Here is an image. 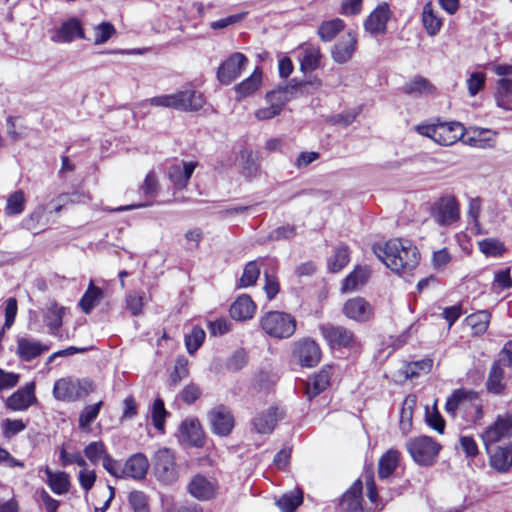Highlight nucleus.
<instances>
[{"label": "nucleus", "instance_id": "f257e3e1", "mask_svg": "<svg viewBox=\"0 0 512 512\" xmlns=\"http://www.w3.org/2000/svg\"><path fill=\"white\" fill-rule=\"evenodd\" d=\"M373 252L391 271L405 273L417 267L420 253L407 239H390L384 244H374Z\"/></svg>", "mask_w": 512, "mask_h": 512}, {"label": "nucleus", "instance_id": "f03ea898", "mask_svg": "<svg viewBox=\"0 0 512 512\" xmlns=\"http://www.w3.org/2000/svg\"><path fill=\"white\" fill-rule=\"evenodd\" d=\"M205 104L203 94L192 88H185L173 94L160 95L144 100L140 107L158 106L172 108L179 111L193 112L200 110Z\"/></svg>", "mask_w": 512, "mask_h": 512}, {"label": "nucleus", "instance_id": "7ed1b4c3", "mask_svg": "<svg viewBox=\"0 0 512 512\" xmlns=\"http://www.w3.org/2000/svg\"><path fill=\"white\" fill-rule=\"evenodd\" d=\"M442 446L430 436L421 435L410 438L406 442V449L413 461L422 467L433 466L438 458Z\"/></svg>", "mask_w": 512, "mask_h": 512}, {"label": "nucleus", "instance_id": "20e7f679", "mask_svg": "<svg viewBox=\"0 0 512 512\" xmlns=\"http://www.w3.org/2000/svg\"><path fill=\"white\" fill-rule=\"evenodd\" d=\"M417 131L439 145L450 146L463 138L465 128L460 122H438L418 125Z\"/></svg>", "mask_w": 512, "mask_h": 512}, {"label": "nucleus", "instance_id": "39448f33", "mask_svg": "<svg viewBox=\"0 0 512 512\" xmlns=\"http://www.w3.org/2000/svg\"><path fill=\"white\" fill-rule=\"evenodd\" d=\"M93 391L94 384L87 378H61L53 386V396L55 399L64 402H74L83 399Z\"/></svg>", "mask_w": 512, "mask_h": 512}, {"label": "nucleus", "instance_id": "423d86ee", "mask_svg": "<svg viewBox=\"0 0 512 512\" xmlns=\"http://www.w3.org/2000/svg\"><path fill=\"white\" fill-rule=\"evenodd\" d=\"M264 332L276 339L290 338L296 330V319L289 313L271 311L261 319Z\"/></svg>", "mask_w": 512, "mask_h": 512}, {"label": "nucleus", "instance_id": "0eeeda50", "mask_svg": "<svg viewBox=\"0 0 512 512\" xmlns=\"http://www.w3.org/2000/svg\"><path fill=\"white\" fill-rule=\"evenodd\" d=\"M301 86V83H297L293 79L288 84L279 85L276 89L268 92L266 99L270 106L258 110V119H271L278 115L283 105L297 93Z\"/></svg>", "mask_w": 512, "mask_h": 512}, {"label": "nucleus", "instance_id": "6e6552de", "mask_svg": "<svg viewBox=\"0 0 512 512\" xmlns=\"http://www.w3.org/2000/svg\"><path fill=\"white\" fill-rule=\"evenodd\" d=\"M155 477L166 485L175 483L179 477L175 454L172 450L163 447L158 449L152 457Z\"/></svg>", "mask_w": 512, "mask_h": 512}, {"label": "nucleus", "instance_id": "1a4fd4ad", "mask_svg": "<svg viewBox=\"0 0 512 512\" xmlns=\"http://www.w3.org/2000/svg\"><path fill=\"white\" fill-rule=\"evenodd\" d=\"M319 329L331 349H356L359 346L354 332L345 326L327 323Z\"/></svg>", "mask_w": 512, "mask_h": 512}, {"label": "nucleus", "instance_id": "9d476101", "mask_svg": "<svg viewBox=\"0 0 512 512\" xmlns=\"http://www.w3.org/2000/svg\"><path fill=\"white\" fill-rule=\"evenodd\" d=\"M186 489L189 495L198 501H210L216 498L219 484L215 478L198 473L190 479Z\"/></svg>", "mask_w": 512, "mask_h": 512}, {"label": "nucleus", "instance_id": "9b49d317", "mask_svg": "<svg viewBox=\"0 0 512 512\" xmlns=\"http://www.w3.org/2000/svg\"><path fill=\"white\" fill-rule=\"evenodd\" d=\"M431 215L440 226H449L456 222L460 216L457 199L454 196L439 198L432 206Z\"/></svg>", "mask_w": 512, "mask_h": 512}, {"label": "nucleus", "instance_id": "f8f14e48", "mask_svg": "<svg viewBox=\"0 0 512 512\" xmlns=\"http://www.w3.org/2000/svg\"><path fill=\"white\" fill-rule=\"evenodd\" d=\"M494 71L502 77L497 82L496 103L501 108L512 110V65L500 64Z\"/></svg>", "mask_w": 512, "mask_h": 512}, {"label": "nucleus", "instance_id": "ddd939ff", "mask_svg": "<svg viewBox=\"0 0 512 512\" xmlns=\"http://www.w3.org/2000/svg\"><path fill=\"white\" fill-rule=\"evenodd\" d=\"M207 417L212 432L220 437L230 435L235 426V419L231 410L222 404L212 408Z\"/></svg>", "mask_w": 512, "mask_h": 512}, {"label": "nucleus", "instance_id": "4468645a", "mask_svg": "<svg viewBox=\"0 0 512 512\" xmlns=\"http://www.w3.org/2000/svg\"><path fill=\"white\" fill-rule=\"evenodd\" d=\"M512 435V415L506 414L498 416L495 422L488 426L481 437L485 448L495 446L503 439L510 438Z\"/></svg>", "mask_w": 512, "mask_h": 512}, {"label": "nucleus", "instance_id": "2eb2a0df", "mask_svg": "<svg viewBox=\"0 0 512 512\" xmlns=\"http://www.w3.org/2000/svg\"><path fill=\"white\" fill-rule=\"evenodd\" d=\"M247 57L240 53L235 52L231 54L218 68L217 78L224 84L232 83L237 77L240 76L242 70L247 66Z\"/></svg>", "mask_w": 512, "mask_h": 512}, {"label": "nucleus", "instance_id": "dca6fc26", "mask_svg": "<svg viewBox=\"0 0 512 512\" xmlns=\"http://www.w3.org/2000/svg\"><path fill=\"white\" fill-rule=\"evenodd\" d=\"M293 356L303 367H314L321 359L319 345L310 338H304L294 343Z\"/></svg>", "mask_w": 512, "mask_h": 512}, {"label": "nucleus", "instance_id": "f3484780", "mask_svg": "<svg viewBox=\"0 0 512 512\" xmlns=\"http://www.w3.org/2000/svg\"><path fill=\"white\" fill-rule=\"evenodd\" d=\"M343 314L358 323H366L373 318L374 308L363 297L348 299L343 306Z\"/></svg>", "mask_w": 512, "mask_h": 512}, {"label": "nucleus", "instance_id": "a211bd4d", "mask_svg": "<svg viewBox=\"0 0 512 512\" xmlns=\"http://www.w3.org/2000/svg\"><path fill=\"white\" fill-rule=\"evenodd\" d=\"M490 466L499 473H507L512 468V443L488 446L485 448Z\"/></svg>", "mask_w": 512, "mask_h": 512}, {"label": "nucleus", "instance_id": "6ab92c4d", "mask_svg": "<svg viewBox=\"0 0 512 512\" xmlns=\"http://www.w3.org/2000/svg\"><path fill=\"white\" fill-rule=\"evenodd\" d=\"M393 13L389 4L383 2L379 4L365 19L364 28L372 35L384 34L387 31V23Z\"/></svg>", "mask_w": 512, "mask_h": 512}, {"label": "nucleus", "instance_id": "aec40b11", "mask_svg": "<svg viewBox=\"0 0 512 512\" xmlns=\"http://www.w3.org/2000/svg\"><path fill=\"white\" fill-rule=\"evenodd\" d=\"M196 166V162L179 161L167 168V176L176 189L182 190L187 186Z\"/></svg>", "mask_w": 512, "mask_h": 512}, {"label": "nucleus", "instance_id": "412c9836", "mask_svg": "<svg viewBox=\"0 0 512 512\" xmlns=\"http://www.w3.org/2000/svg\"><path fill=\"white\" fill-rule=\"evenodd\" d=\"M76 38L84 39L85 34L80 20L75 17L64 21L51 36V40L56 43H68Z\"/></svg>", "mask_w": 512, "mask_h": 512}, {"label": "nucleus", "instance_id": "4be33fe9", "mask_svg": "<svg viewBox=\"0 0 512 512\" xmlns=\"http://www.w3.org/2000/svg\"><path fill=\"white\" fill-rule=\"evenodd\" d=\"M357 45V38L352 32L342 36L332 47V59L338 64L347 63L353 56Z\"/></svg>", "mask_w": 512, "mask_h": 512}, {"label": "nucleus", "instance_id": "5701e85b", "mask_svg": "<svg viewBox=\"0 0 512 512\" xmlns=\"http://www.w3.org/2000/svg\"><path fill=\"white\" fill-rule=\"evenodd\" d=\"M179 438L190 446L202 447L204 437L200 422L195 418L185 419L179 427Z\"/></svg>", "mask_w": 512, "mask_h": 512}, {"label": "nucleus", "instance_id": "b1692460", "mask_svg": "<svg viewBox=\"0 0 512 512\" xmlns=\"http://www.w3.org/2000/svg\"><path fill=\"white\" fill-rule=\"evenodd\" d=\"M35 384L33 382L26 384L18 389L6 401L7 408L13 411L27 410L36 401L34 395Z\"/></svg>", "mask_w": 512, "mask_h": 512}, {"label": "nucleus", "instance_id": "393cba45", "mask_svg": "<svg viewBox=\"0 0 512 512\" xmlns=\"http://www.w3.org/2000/svg\"><path fill=\"white\" fill-rule=\"evenodd\" d=\"M149 461L143 453L131 455L123 465V478L142 480L146 477Z\"/></svg>", "mask_w": 512, "mask_h": 512}, {"label": "nucleus", "instance_id": "a878e982", "mask_svg": "<svg viewBox=\"0 0 512 512\" xmlns=\"http://www.w3.org/2000/svg\"><path fill=\"white\" fill-rule=\"evenodd\" d=\"M47 350H49V346L37 339L29 337H19L17 339L16 354L23 361H32Z\"/></svg>", "mask_w": 512, "mask_h": 512}, {"label": "nucleus", "instance_id": "bb28decb", "mask_svg": "<svg viewBox=\"0 0 512 512\" xmlns=\"http://www.w3.org/2000/svg\"><path fill=\"white\" fill-rule=\"evenodd\" d=\"M362 488V482L358 479L344 493L340 502L342 512H364L362 507Z\"/></svg>", "mask_w": 512, "mask_h": 512}, {"label": "nucleus", "instance_id": "cd10ccee", "mask_svg": "<svg viewBox=\"0 0 512 512\" xmlns=\"http://www.w3.org/2000/svg\"><path fill=\"white\" fill-rule=\"evenodd\" d=\"M332 370V366H324L313 378L309 379L306 385V393L309 398L320 394L330 385Z\"/></svg>", "mask_w": 512, "mask_h": 512}, {"label": "nucleus", "instance_id": "c85d7f7f", "mask_svg": "<svg viewBox=\"0 0 512 512\" xmlns=\"http://www.w3.org/2000/svg\"><path fill=\"white\" fill-rule=\"evenodd\" d=\"M370 274L371 271L367 266H356L343 280L342 291L350 292L358 290L368 282Z\"/></svg>", "mask_w": 512, "mask_h": 512}, {"label": "nucleus", "instance_id": "c756f323", "mask_svg": "<svg viewBox=\"0 0 512 512\" xmlns=\"http://www.w3.org/2000/svg\"><path fill=\"white\" fill-rule=\"evenodd\" d=\"M252 298L246 294L240 295L230 307V315L233 319L244 321L251 319L255 310Z\"/></svg>", "mask_w": 512, "mask_h": 512}, {"label": "nucleus", "instance_id": "7c9ffc66", "mask_svg": "<svg viewBox=\"0 0 512 512\" xmlns=\"http://www.w3.org/2000/svg\"><path fill=\"white\" fill-rule=\"evenodd\" d=\"M65 309L57 303H51L44 312L43 321L51 335L57 336L62 326Z\"/></svg>", "mask_w": 512, "mask_h": 512}, {"label": "nucleus", "instance_id": "2f4dec72", "mask_svg": "<svg viewBox=\"0 0 512 512\" xmlns=\"http://www.w3.org/2000/svg\"><path fill=\"white\" fill-rule=\"evenodd\" d=\"M44 472L47 476L46 483L55 494L63 495L68 492L70 481L66 472H53L49 467H46Z\"/></svg>", "mask_w": 512, "mask_h": 512}, {"label": "nucleus", "instance_id": "473e14b6", "mask_svg": "<svg viewBox=\"0 0 512 512\" xmlns=\"http://www.w3.org/2000/svg\"><path fill=\"white\" fill-rule=\"evenodd\" d=\"M284 417V411L277 406H271L268 410L262 413L258 418V433L269 434L271 433L277 422Z\"/></svg>", "mask_w": 512, "mask_h": 512}, {"label": "nucleus", "instance_id": "72a5a7b5", "mask_svg": "<svg viewBox=\"0 0 512 512\" xmlns=\"http://www.w3.org/2000/svg\"><path fill=\"white\" fill-rule=\"evenodd\" d=\"M491 313L488 310H479L465 318L467 326L472 329L474 335L484 334L489 326Z\"/></svg>", "mask_w": 512, "mask_h": 512}, {"label": "nucleus", "instance_id": "f704fd0d", "mask_svg": "<svg viewBox=\"0 0 512 512\" xmlns=\"http://www.w3.org/2000/svg\"><path fill=\"white\" fill-rule=\"evenodd\" d=\"M422 23L428 35L435 36L440 32L443 22L435 13L430 2L426 3L423 7Z\"/></svg>", "mask_w": 512, "mask_h": 512}, {"label": "nucleus", "instance_id": "c9c22d12", "mask_svg": "<svg viewBox=\"0 0 512 512\" xmlns=\"http://www.w3.org/2000/svg\"><path fill=\"white\" fill-rule=\"evenodd\" d=\"M501 362L500 360L493 362L486 381L487 390L494 394L502 393L505 388L503 383L504 370L500 365Z\"/></svg>", "mask_w": 512, "mask_h": 512}, {"label": "nucleus", "instance_id": "e433bc0d", "mask_svg": "<svg viewBox=\"0 0 512 512\" xmlns=\"http://www.w3.org/2000/svg\"><path fill=\"white\" fill-rule=\"evenodd\" d=\"M103 298V291L91 281L88 289L80 299L79 305L85 314H89Z\"/></svg>", "mask_w": 512, "mask_h": 512}, {"label": "nucleus", "instance_id": "4c0bfd02", "mask_svg": "<svg viewBox=\"0 0 512 512\" xmlns=\"http://www.w3.org/2000/svg\"><path fill=\"white\" fill-rule=\"evenodd\" d=\"M399 455L397 450L390 449L381 456L378 463V475L381 479L388 478L395 471Z\"/></svg>", "mask_w": 512, "mask_h": 512}, {"label": "nucleus", "instance_id": "58836bf2", "mask_svg": "<svg viewBox=\"0 0 512 512\" xmlns=\"http://www.w3.org/2000/svg\"><path fill=\"white\" fill-rule=\"evenodd\" d=\"M303 503V492L300 489L283 494L276 502L281 512H295Z\"/></svg>", "mask_w": 512, "mask_h": 512}, {"label": "nucleus", "instance_id": "ea45409f", "mask_svg": "<svg viewBox=\"0 0 512 512\" xmlns=\"http://www.w3.org/2000/svg\"><path fill=\"white\" fill-rule=\"evenodd\" d=\"M350 251L347 245L340 244L334 254L328 259L327 266L330 272L336 273L342 270L350 261Z\"/></svg>", "mask_w": 512, "mask_h": 512}, {"label": "nucleus", "instance_id": "a19ab883", "mask_svg": "<svg viewBox=\"0 0 512 512\" xmlns=\"http://www.w3.org/2000/svg\"><path fill=\"white\" fill-rule=\"evenodd\" d=\"M344 28V21L342 19L335 18L329 21H324L318 28V34L323 41L329 42L333 40Z\"/></svg>", "mask_w": 512, "mask_h": 512}, {"label": "nucleus", "instance_id": "79ce46f5", "mask_svg": "<svg viewBox=\"0 0 512 512\" xmlns=\"http://www.w3.org/2000/svg\"><path fill=\"white\" fill-rule=\"evenodd\" d=\"M25 202V195L23 191L18 190L13 192L7 199L5 213L8 216L21 214L25 209Z\"/></svg>", "mask_w": 512, "mask_h": 512}, {"label": "nucleus", "instance_id": "37998d69", "mask_svg": "<svg viewBox=\"0 0 512 512\" xmlns=\"http://www.w3.org/2000/svg\"><path fill=\"white\" fill-rule=\"evenodd\" d=\"M434 87L424 77L417 76L404 86V92L409 95H421L423 93H432Z\"/></svg>", "mask_w": 512, "mask_h": 512}, {"label": "nucleus", "instance_id": "c03bdc74", "mask_svg": "<svg viewBox=\"0 0 512 512\" xmlns=\"http://www.w3.org/2000/svg\"><path fill=\"white\" fill-rule=\"evenodd\" d=\"M169 415L161 398H156L152 405L151 418L154 427L161 433H164L165 418Z\"/></svg>", "mask_w": 512, "mask_h": 512}, {"label": "nucleus", "instance_id": "a18cd8bd", "mask_svg": "<svg viewBox=\"0 0 512 512\" xmlns=\"http://www.w3.org/2000/svg\"><path fill=\"white\" fill-rule=\"evenodd\" d=\"M206 333L198 326L192 328L191 332L185 336V345L189 354H194L203 344Z\"/></svg>", "mask_w": 512, "mask_h": 512}, {"label": "nucleus", "instance_id": "49530a36", "mask_svg": "<svg viewBox=\"0 0 512 512\" xmlns=\"http://www.w3.org/2000/svg\"><path fill=\"white\" fill-rule=\"evenodd\" d=\"M103 402L99 401L94 405L85 406L79 416V428L87 429L91 423L97 418Z\"/></svg>", "mask_w": 512, "mask_h": 512}, {"label": "nucleus", "instance_id": "de8ad7c7", "mask_svg": "<svg viewBox=\"0 0 512 512\" xmlns=\"http://www.w3.org/2000/svg\"><path fill=\"white\" fill-rule=\"evenodd\" d=\"M413 403V400L406 399L400 411L399 428L404 435H407L412 428Z\"/></svg>", "mask_w": 512, "mask_h": 512}, {"label": "nucleus", "instance_id": "09e8293b", "mask_svg": "<svg viewBox=\"0 0 512 512\" xmlns=\"http://www.w3.org/2000/svg\"><path fill=\"white\" fill-rule=\"evenodd\" d=\"M84 453L92 464H97L108 455L105 445L101 441H94L88 444L84 449Z\"/></svg>", "mask_w": 512, "mask_h": 512}, {"label": "nucleus", "instance_id": "8fccbe9b", "mask_svg": "<svg viewBox=\"0 0 512 512\" xmlns=\"http://www.w3.org/2000/svg\"><path fill=\"white\" fill-rule=\"evenodd\" d=\"M256 91V68L251 75L242 81L240 84L235 86L236 99L239 101L242 98L254 94Z\"/></svg>", "mask_w": 512, "mask_h": 512}, {"label": "nucleus", "instance_id": "3c124183", "mask_svg": "<svg viewBox=\"0 0 512 512\" xmlns=\"http://www.w3.org/2000/svg\"><path fill=\"white\" fill-rule=\"evenodd\" d=\"M115 33V27L110 22L100 23L94 28V44L106 43Z\"/></svg>", "mask_w": 512, "mask_h": 512}, {"label": "nucleus", "instance_id": "603ef678", "mask_svg": "<svg viewBox=\"0 0 512 512\" xmlns=\"http://www.w3.org/2000/svg\"><path fill=\"white\" fill-rule=\"evenodd\" d=\"M189 374L188 360L185 357H178L175 361L174 370L170 375V384L176 386Z\"/></svg>", "mask_w": 512, "mask_h": 512}, {"label": "nucleus", "instance_id": "864d4df0", "mask_svg": "<svg viewBox=\"0 0 512 512\" xmlns=\"http://www.w3.org/2000/svg\"><path fill=\"white\" fill-rule=\"evenodd\" d=\"M1 427L4 438L11 439L18 433L24 431L26 429V424L20 419L12 420L7 418L3 420Z\"/></svg>", "mask_w": 512, "mask_h": 512}, {"label": "nucleus", "instance_id": "5fc2aeb1", "mask_svg": "<svg viewBox=\"0 0 512 512\" xmlns=\"http://www.w3.org/2000/svg\"><path fill=\"white\" fill-rule=\"evenodd\" d=\"M425 420L429 427L440 434L444 433L445 421L436 407H433L432 410H429V408L426 407Z\"/></svg>", "mask_w": 512, "mask_h": 512}, {"label": "nucleus", "instance_id": "6e6d98bb", "mask_svg": "<svg viewBox=\"0 0 512 512\" xmlns=\"http://www.w3.org/2000/svg\"><path fill=\"white\" fill-rule=\"evenodd\" d=\"M470 392L463 389L455 390L450 397H448L445 410L448 414L454 415L459 406L468 398Z\"/></svg>", "mask_w": 512, "mask_h": 512}, {"label": "nucleus", "instance_id": "4d7b16f0", "mask_svg": "<svg viewBox=\"0 0 512 512\" xmlns=\"http://www.w3.org/2000/svg\"><path fill=\"white\" fill-rule=\"evenodd\" d=\"M59 458L61 461V465L63 467H66L71 464H77L82 468L87 467L86 460L82 457V455L79 452L68 453L64 445L59 450Z\"/></svg>", "mask_w": 512, "mask_h": 512}, {"label": "nucleus", "instance_id": "13d9d810", "mask_svg": "<svg viewBox=\"0 0 512 512\" xmlns=\"http://www.w3.org/2000/svg\"><path fill=\"white\" fill-rule=\"evenodd\" d=\"M134 512H149L148 497L142 491H132L128 497Z\"/></svg>", "mask_w": 512, "mask_h": 512}, {"label": "nucleus", "instance_id": "bf43d9fd", "mask_svg": "<svg viewBox=\"0 0 512 512\" xmlns=\"http://www.w3.org/2000/svg\"><path fill=\"white\" fill-rule=\"evenodd\" d=\"M277 380L278 376L272 367L268 369L262 368L260 372H258V390L262 388L269 390L276 384Z\"/></svg>", "mask_w": 512, "mask_h": 512}, {"label": "nucleus", "instance_id": "052dcab7", "mask_svg": "<svg viewBox=\"0 0 512 512\" xmlns=\"http://www.w3.org/2000/svg\"><path fill=\"white\" fill-rule=\"evenodd\" d=\"M263 290L268 301H271L280 291V284L275 275L269 274L267 271L264 273V286Z\"/></svg>", "mask_w": 512, "mask_h": 512}, {"label": "nucleus", "instance_id": "680f3d73", "mask_svg": "<svg viewBox=\"0 0 512 512\" xmlns=\"http://www.w3.org/2000/svg\"><path fill=\"white\" fill-rule=\"evenodd\" d=\"M246 12H241L221 18L210 23L212 30H221L241 22L246 17Z\"/></svg>", "mask_w": 512, "mask_h": 512}, {"label": "nucleus", "instance_id": "e2e57ef3", "mask_svg": "<svg viewBox=\"0 0 512 512\" xmlns=\"http://www.w3.org/2000/svg\"><path fill=\"white\" fill-rule=\"evenodd\" d=\"M486 76L481 72H473L467 79V88L470 96H475L484 88Z\"/></svg>", "mask_w": 512, "mask_h": 512}, {"label": "nucleus", "instance_id": "0e129e2a", "mask_svg": "<svg viewBox=\"0 0 512 512\" xmlns=\"http://www.w3.org/2000/svg\"><path fill=\"white\" fill-rule=\"evenodd\" d=\"M433 361L431 359H422L412 362L408 365L406 373L410 378L418 376L420 372L427 373L431 370Z\"/></svg>", "mask_w": 512, "mask_h": 512}, {"label": "nucleus", "instance_id": "69168bd1", "mask_svg": "<svg viewBox=\"0 0 512 512\" xmlns=\"http://www.w3.org/2000/svg\"><path fill=\"white\" fill-rule=\"evenodd\" d=\"M320 52L318 50H307L301 60V69L304 71L315 70L320 62Z\"/></svg>", "mask_w": 512, "mask_h": 512}, {"label": "nucleus", "instance_id": "338daca9", "mask_svg": "<svg viewBox=\"0 0 512 512\" xmlns=\"http://www.w3.org/2000/svg\"><path fill=\"white\" fill-rule=\"evenodd\" d=\"M247 364V355L243 350L235 351L226 362V368L230 371H238Z\"/></svg>", "mask_w": 512, "mask_h": 512}, {"label": "nucleus", "instance_id": "774afa93", "mask_svg": "<svg viewBox=\"0 0 512 512\" xmlns=\"http://www.w3.org/2000/svg\"><path fill=\"white\" fill-rule=\"evenodd\" d=\"M140 190L147 197L155 196L158 192V180L153 171L149 172L140 187Z\"/></svg>", "mask_w": 512, "mask_h": 512}]
</instances>
